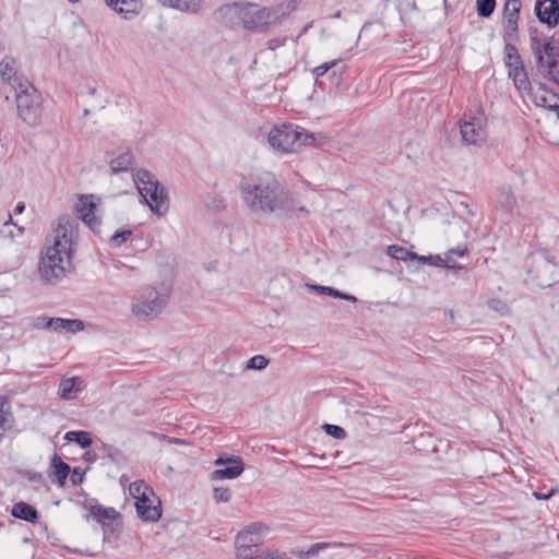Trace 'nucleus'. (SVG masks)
I'll use <instances>...</instances> for the list:
<instances>
[{"label": "nucleus", "instance_id": "obj_23", "mask_svg": "<svg viewBox=\"0 0 559 559\" xmlns=\"http://www.w3.org/2000/svg\"><path fill=\"white\" fill-rule=\"evenodd\" d=\"M15 64V59L10 56L4 57L0 62V75L2 80L12 84L14 88L16 86L15 79H21L20 76H16Z\"/></svg>", "mask_w": 559, "mask_h": 559}, {"label": "nucleus", "instance_id": "obj_60", "mask_svg": "<svg viewBox=\"0 0 559 559\" xmlns=\"http://www.w3.org/2000/svg\"><path fill=\"white\" fill-rule=\"evenodd\" d=\"M493 304H500V301H498V300H491V306H492V307H495V306H493Z\"/></svg>", "mask_w": 559, "mask_h": 559}, {"label": "nucleus", "instance_id": "obj_20", "mask_svg": "<svg viewBox=\"0 0 559 559\" xmlns=\"http://www.w3.org/2000/svg\"><path fill=\"white\" fill-rule=\"evenodd\" d=\"M51 330L55 332L67 331L70 333H76L84 330V322L79 319L52 318Z\"/></svg>", "mask_w": 559, "mask_h": 559}, {"label": "nucleus", "instance_id": "obj_8", "mask_svg": "<svg viewBox=\"0 0 559 559\" xmlns=\"http://www.w3.org/2000/svg\"><path fill=\"white\" fill-rule=\"evenodd\" d=\"M71 258L61 253L56 248L47 247L38 262V274L45 284L59 283L70 265Z\"/></svg>", "mask_w": 559, "mask_h": 559}, {"label": "nucleus", "instance_id": "obj_33", "mask_svg": "<svg viewBox=\"0 0 559 559\" xmlns=\"http://www.w3.org/2000/svg\"><path fill=\"white\" fill-rule=\"evenodd\" d=\"M314 290L321 293V294H325V295H329V296H332V297H335V298H340V299H345V300H348V301H352V302H356L357 301V298L353 295H349V294H346V293H343L338 289H335L333 287H330V286H320V285H313L311 286Z\"/></svg>", "mask_w": 559, "mask_h": 559}, {"label": "nucleus", "instance_id": "obj_50", "mask_svg": "<svg viewBox=\"0 0 559 559\" xmlns=\"http://www.w3.org/2000/svg\"><path fill=\"white\" fill-rule=\"evenodd\" d=\"M449 252L452 255L464 257L467 253V248L459 246L457 248L450 249Z\"/></svg>", "mask_w": 559, "mask_h": 559}, {"label": "nucleus", "instance_id": "obj_45", "mask_svg": "<svg viewBox=\"0 0 559 559\" xmlns=\"http://www.w3.org/2000/svg\"><path fill=\"white\" fill-rule=\"evenodd\" d=\"M423 263H428V264H431V265H436V266H440V261H441V258L439 255H436V257H432V255H418V258L416 259Z\"/></svg>", "mask_w": 559, "mask_h": 559}, {"label": "nucleus", "instance_id": "obj_38", "mask_svg": "<svg viewBox=\"0 0 559 559\" xmlns=\"http://www.w3.org/2000/svg\"><path fill=\"white\" fill-rule=\"evenodd\" d=\"M213 499L215 502H228L231 499V491L227 487H215L213 489Z\"/></svg>", "mask_w": 559, "mask_h": 559}, {"label": "nucleus", "instance_id": "obj_61", "mask_svg": "<svg viewBox=\"0 0 559 559\" xmlns=\"http://www.w3.org/2000/svg\"><path fill=\"white\" fill-rule=\"evenodd\" d=\"M3 50V45L2 43L0 41V52Z\"/></svg>", "mask_w": 559, "mask_h": 559}, {"label": "nucleus", "instance_id": "obj_12", "mask_svg": "<svg viewBox=\"0 0 559 559\" xmlns=\"http://www.w3.org/2000/svg\"><path fill=\"white\" fill-rule=\"evenodd\" d=\"M540 55L545 57V64L538 68L545 72L546 79L559 85V47L552 40H547L543 45Z\"/></svg>", "mask_w": 559, "mask_h": 559}, {"label": "nucleus", "instance_id": "obj_13", "mask_svg": "<svg viewBox=\"0 0 559 559\" xmlns=\"http://www.w3.org/2000/svg\"><path fill=\"white\" fill-rule=\"evenodd\" d=\"M97 207L96 198L93 194H82L75 204L78 217L83 221L92 230L100 226L99 218L95 215Z\"/></svg>", "mask_w": 559, "mask_h": 559}, {"label": "nucleus", "instance_id": "obj_18", "mask_svg": "<svg viewBox=\"0 0 559 559\" xmlns=\"http://www.w3.org/2000/svg\"><path fill=\"white\" fill-rule=\"evenodd\" d=\"M51 480L57 483L58 486L63 487L66 484V479L71 472L69 464L64 463L60 456L55 454L51 459Z\"/></svg>", "mask_w": 559, "mask_h": 559}, {"label": "nucleus", "instance_id": "obj_9", "mask_svg": "<svg viewBox=\"0 0 559 559\" xmlns=\"http://www.w3.org/2000/svg\"><path fill=\"white\" fill-rule=\"evenodd\" d=\"M78 234V223L70 216L63 215L58 218L53 229V241L50 248H56L61 253L72 257L73 243Z\"/></svg>", "mask_w": 559, "mask_h": 559}, {"label": "nucleus", "instance_id": "obj_31", "mask_svg": "<svg viewBox=\"0 0 559 559\" xmlns=\"http://www.w3.org/2000/svg\"><path fill=\"white\" fill-rule=\"evenodd\" d=\"M64 439L78 443L83 449L88 448L93 442L91 433L87 431H68Z\"/></svg>", "mask_w": 559, "mask_h": 559}, {"label": "nucleus", "instance_id": "obj_5", "mask_svg": "<svg viewBox=\"0 0 559 559\" xmlns=\"http://www.w3.org/2000/svg\"><path fill=\"white\" fill-rule=\"evenodd\" d=\"M133 181L151 211L159 216L164 215L168 209V195L156 177L146 169H138L133 175Z\"/></svg>", "mask_w": 559, "mask_h": 559}, {"label": "nucleus", "instance_id": "obj_54", "mask_svg": "<svg viewBox=\"0 0 559 559\" xmlns=\"http://www.w3.org/2000/svg\"><path fill=\"white\" fill-rule=\"evenodd\" d=\"M84 459L86 461H92L95 459V454H92L90 451L84 454Z\"/></svg>", "mask_w": 559, "mask_h": 559}, {"label": "nucleus", "instance_id": "obj_30", "mask_svg": "<svg viewBox=\"0 0 559 559\" xmlns=\"http://www.w3.org/2000/svg\"><path fill=\"white\" fill-rule=\"evenodd\" d=\"M245 465H231L225 468L215 469L212 473V479H235L241 475Z\"/></svg>", "mask_w": 559, "mask_h": 559}, {"label": "nucleus", "instance_id": "obj_49", "mask_svg": "<svg viewBox=\"0 0 559 559\" xmlns=\"http://www.w3.org/2000/svg\"><path fill=\"white\" fill-rule=\"evenodd\" d=\"M84 473L80 468H74L71 475V483L76 486L83 481Z\"/></svg>", "mask_w": 559, "mask_h": 559}, {"label": "nucleus", "instance_id": "obj_42", "mask_svg": "<svg viewBox=\"0 0 559 559\" xmlns=\"http://www.w3.org/2000/svg\"><path fill=\"white\" fill-rule=\"evenodd\" d=\"M51 319L46 316H39L34 319L33 326L38 330L49 329L51 330Z\"/></svg>", "mask_w": 559, "mask_h": 559}, {"label": "nucleus", "instance_id": "obj_59", "mask_svg": "<svg viewBox=\"0 0 559 559\" xmlns=\"http://www.w3.org/2000/svg\"><path fill=\"white\" fill-rule=\"evenodd\" d=\"M17 231H19V235H22L23 231H24V228L23 227H17Z\"/></svg>", "mask_w": 559, "mask_h": 559}, {"label": "nucleus", "instance_id": "obj_40", "mask_svg": "<svg viewBox=\"0 0 559 559\" xmlns=\"http://www.w3.org/2000/svg\"><path fill=\"white\" fill-rule=\"evenodd\" d=\"M322 428L329 436H332L335 439L342 440L346 437V431L340 426L332 425V424H324L322 426Z\"/></svg>", "mask_w": 559, "mask_h": 559}, {"label": "nucleus", "instance_id": "obj_35", "mask_svg": "<svg viewBox=\"0 0 559 559\" xmlns=\"http://www.w3.org/2000/svg\"><path fill=\"white\" fill-rule=\"evenodd\" d=\"M496 0H476V11L480 17H489L496 9Z\"/></svg>", "mask_w": 559, "mask_h": 559}, {"label": "nucleus", "instance_id": "obj_34", "mask_svg": "<svg viewBox=\"0 0 559 559\" xmlns=\"http://www.w3.org/2000/svg\"><path fill=\"white\" fill-rule=\"evenodd\" d=\"M130 495L139 501L142 497H148L147 493H152L150 488L143 480L133 481L129 487Z\"/></svg>", "mask_w": 559, "mask_h": 559}, {"label": "nucleus", "instance_id": "obj_15", "mask_svg": "<svg viewBox=\"0 0 559 559\" xmlns=\"http://www.w3.org/2000/svg\"><path fill=\"white\" fill-rule=\"evenodd\" d=\"M528 97L536 106L550 110L559 108V95L548 90L543 83H540L537 88H533L528 93Z\"/></svg>", "mask_w": 559, "mask_h": 559}, {"label": "nucleus", "instance_id": "obj_7", "mask_svg": "<svg viewBox=\"0 0 559 559\" xmlns=\"http://www.w3.org/2000/svg\"><path fill=\"white\" fill-rule=\"evenodd\" d=\"M225 14L230 19H238L245 28L254 31L270 24L271 12L257 3L234 2L227 4Z\"/></svg>", "mask_w": 559, "mask_h": 559}, {"label": "nucleus", "instance_id": "obj_6", "mask_svg": "<svg viewBox=\"0 0 559 559\" xmlns=\"http://www.w3.org/2000/svg\"><path fill=\"white\" fill-rule=\"evenodd\" d=\"M168 297L155 287H141L133 297L131 310L140 320H153L167 306Z\"/></svg>", "mask_w": 559, "mask_h": 559}, {"label": "nucleus", "instance_id": "obj_14", "mask_svg": "<svg viewBox=\"0 0 559 559\" xmlns=\"http://www.w3.org/2000/svg\"><path fill=\"white\" fill-rule=\"evenodd\" d=\"M535 14L540 23L555 27L559 23V0H536Z\"/></svg>", "mask_w": 559, "mask_h": 559}, {"label": "nucleus", "instance_id": "obj_52", "mask_svg": "<svg viewBox=\"0 0 559 559\" xmlns=\"http://www.w3.org/2000/svg\"><path fill=\"white\" fill-rule=\"evenodd\" d=\"M25 210V204L23 202H19L14 209L15 214H22Z\"/></svg>", "mask_w": 559, "mask_h": 559}, {"label": "nucleus", "instance_id": "obj_46", "mask_svg": "<svg viewBox=\"0 0 559 559\" xmlns=\"http://www.w3.org/2000/svg\"><path fill=\"white\" fill-rule=\"evenodd\" d=\"M556 492H557V489L556 488H551L547 492H545V491H534L533 496L537 500H547V499L551 498Z\"/></svg>", "mask_w": 559, "mask_h": 559}, {"label": "nucleus", "instance_id": "obj_1", "mask_svg": "<svg viewBox=\"0 0 559 559\" xmlns=\"http://www.w3.org/2000/svg\"><path fill=\"white\" fill-rule=\"evenodd\" d=\"M239 190L243 202L254 213L272 214L286 209L288 193L270 173L243 177Z\"/></svg>", "mask_w": 559, "mask_h": 559}, {"label": "nucleus", "instance_id": "obj_47", "mask_svg": "<svg viewBox=\"0 0 559 559\" xmlns=\"http://www.w3.org/2000/svg\"><path fill=\"white\" fill-rule=\"evenodd\" d=\"M440 266H444V267H449V269L455 267L453 255L449 251L445 253L444 258H441Z\"/></svg>", "mask_w": 559, "mask_h": 559}, {"label": "nucleus", "instance_id": "obj_57", "mask_svg": "<svg viewBox=\"0 0 559 559\" xmlns=\"http://www.w3.org/2000/svg\"><path fill=\"white\" fill-rule=\"evenodd\" d=\"M123 270L127 272H135L138 271V267L126 264V267H123Z\"/></svg>", "mask_w": 559, "mask_h": 559}, {"label": "nucleus", "instance_id": "obj_21", "mask_svg": "<svg viewBox=\"0 0 559 559\" xmlns=\"http://www.w3.org/2000/svg\"><path fill=\"white\" fill-rule=\"evenodd\" d=\"M509 78L512 79L514 86L519 91H524L528 95V93L533 90L531 81L528 79L525 67H518V69H510L508 71Z\"/></svg>", "mask_w": 559, "mask_h": 559}, {"label": "nucleus", "instance_id": "obj_24", "mask_svg": "<svg viewBox=\"0 0 559 559\" xmlns=\"http://www.w3.org/2000/svg\"><path fill=\"white\" fill-rule=\"evenodd\" d=\"M504 63L510 69H518V67H524L523 60L518 51L515 45L512 41H506L504 45Z\"/></svg>", "mask_w": 559, "mask_h": 559}, {"label": "nucleus", "instance_id": "obj_41", "mask_svg": "<svg viewBox=\"0 0 559 559\" xmlns=\"http://www.w3.org/2000/svg\"><path fill=\"white\" fill-rule=\"evenodd\" d=\"M338 62H340V60H332L329 62H324V63L316 67L313 70V73L317 78L323 76L324 74H326L329 72V70L333 69Z\"/></svg>", "mask_w": 559, "mask_h": 559}, {"label": "nucleus", "instance_id": "obj_37", "mask_svg": "<svg viewBox=\"0 0 559 559\" xmlns=\"http://www.w3.org/2000/svg\"><path fill=\"white\" fill-rule=\"evenodd\" d=\"M132 235L131 229H124V230H117L109 239V243L111 247H120L122 243H124L130 236Z\"/></svg>", "mask_w": 559, "mask_h": 559}, {"label": "nucleus", "instance_id": "obj_17", "mask_svg": "<svg viewBox=\"0 0 559 559\" xmlns=\"http://www.w3.org/2000/svg\"><path fill=\"white\" fill-rule=\"evenodd\" d=\"M516 206V198L510 186H502L497 191V207L504 213H511Z\"/></svg>", "mask_w": 559, "mask_h": 559}, {"label": "nucleus", "instance_id": "obj_4", "mask_svg": "<svg viewBox=\"0 0 559 559\" xmlns=\"http://www.w3.org/2000/svg\"><path fill=\"white\" fill-rule=\"evenodd\" d=\"M267 141L274 150L288 154L297 152L302 146L314 145L316 135L299 126L283 123L271 129Z\"/></svg>", "mask_w": 559, "mask_h": 559}, {"label": "nucleus", "instance_id": "obj_39", "mask_svg": "<svg viewBox=\"0 0 559 559\" xmlns=\"http://www.w3.org/2000/svg\"><path fill=\"white\" fill-rule=\"evenodd\" d=\"M269 364V359L262 355H255L247 361L248 369L262 370Z\"/></svg>", "mask_w": 559, "mask_h": 559}, {"label": "nucleus", "instance_id": "obj_48", "mask_svg": "<svg viewBox=\"0 0 559 559\" xmlns=\"http://www.w3.org/2000/svg\"><path fill=\"white\" fill-rule=\"evenodd\" d=\"M397 7L400 11H414L416 10V2L415 0H405L400 2Z\"/></svg>", "mask_w": 559, "mask_h": 559}, {"label": "nucleus", "instance_id": "obj_36", "mask_svg": "<svg viewBox=\"0 0 559 559\" xmlns=\"http://www.w3.org/2000/svg\"><path fill=\"white\" fill-rule=\"evenodd\" d=\"M544 43L540 41L536 34H531V49L537 60L538 66L545 64V57H542L540 51Z\"/></svg>", "mask_w": 559, "mask_h": 559}, {"label": "nucleus", "instance_id": "obj_29", "mask_svg": "<svg viewBox=\"0 0 559 559\" xmlns=\"http://www.w3.org/2000/svg\"><path fill=\"white\" fill-rule=\"evenodd\" d=\"M139 7V0H117V5L112 9L119 14H123L124 19H131L138 13Z\"/></svg>", "mask_w": 559, "mask_h": 559}, {"label": "nucleus", "instance_id": "obj_26", "mask_svg": "<svg viewBox=\"0 0 559 559\" xmlns=\"http://www.w3.org/2000/svg\"><path fill=\"white\" fill-rule=\"evenodd\" d=\"M133 163V154L127 150L119 154L116 158L111 159L110 168L112 173L127 171Z\"/></svg>", "mask_w": 559, "mask_h": 559}, {"label": "nucleus", "instance_id": "obj_25", "mask_svg": "<svg viewBox=\"0 0 559 559\" xmlns=\"http://www.w3.org/2000/svg\"><path fill=\"white\" fill-rule=\"evenodd\" d=\"M81 381L78 377L63 379L59 384V395L63 400H72L76 396L79 389L76 383Z\"/></svg>", "mask_w": 559, "mask_h": 559}, {"label": "nucleus", "instance_id": "obj_16", "mask_svg": "<svg viewBox=\"0 0 559 559\" xmlns=\"http://www.w3.org/2000/svg\"><path fill=\"white\" fill-rule=\"evenodd\" d=\"M135 508L139 516L148 522L158 521L162 516L159 506H155L150 497H142L135 502Z\"/></svg>", "mask_w": 559, "mask_h": 559}, {"label": "nucleus", "instance_id": "obj_58", "mask_svg": "<svg viewBox=\"0 0 559 559\" xmlns=\"http://www.w3.org/2000/svg\"><path fill=\"white\" fill-rule=\"evenodd\" d=\"M163 5H167L171 0H158Z\"/></svg>", "mask_w": 559, "mask_h": 559}, {"label": "nucleus", "instance_id": "obj_44", "mask_svg": "<svg viewBox=\"0 0 559 559\" xmlns=\"http://www.w3.org/2000/svg\"><path fill=\"white\" fill-rule=\"evenodd\" d=\"M332 544L330 543H317L310 546V548L307 550L308 556H314L318 555L320 550L331 547Z\"/></svg>", "mask_w": 559, "mask_h": 559}, {"label": "nucleus", "instance_id": "obj_3", "mask_svg": "<svg viewBox=\"0 0 559 559\" xmlns=\"http://www.w3.org/2000/svg\"><path fill=\"white\" fill-rule=\"evenodd\" d=\"M15 103L20 119L28 127H37L43 118V97L26 79H15Z\"/></svg>", "mask_w": 559, "mask_h": 559}, {"label": "nucleus", "instance_id": "obj_32", "mask_svg": "<svg viewBox=\"0 0 559 559\" xmlns=\"http://www.w3.org/2000/svg\"><path fill=\"white\" fill-rule=\"evenodd\" d=\"M201 3V0H171L167 5L183 12H197L200 10Z\"/></svg>", "mask_w": 559, "mask_h": 559}, {"label": "nucleus", "instance_id": "obj_11", "mask_svg": "<svg viewBox=\"0 0 559 559\" xmlns=\"http://www.w3.org/2000/svg\"><path fill=\"white\" fill-rule=\"evenodd\" d=\"M521 0H506L502 10L503 39L513 41L518 38Z\"/></svg>", "mask_w": 559, "mask_h": 559}, {"label": "nucleus", "instance_id": "obj_10", "mask_svg": "<svg viewBox=\"0 0 559 559\" xmlns=\"http://www.w3.org/2000/svg\"><path fill=\"white\" fill-rule=\"evenodd\" d=\"M460 131L464 143L481 146L487 140V119L484 114L471 116L460 123Z\"/></svg>", "mask_w": 559, "mask_h": 559}, {"label": "nucleus", "instance_id": "obj_28", "mask_svg": "<svg viewBox=\"0 0 559 559\" xmlns=\"http://www.w3.org/2000/svg\"><path fill=\"white\" fill-rule=\"evenodd\" d=\"M12 413L9 400L5 396H0V433H3L11 427Z\"/></svg>", "mask_w": 559, "mask_h": 559}, {"label": "nucleus", "instance_id": "obj_2", "mask_svg": "<svg viewBox=\"0 0 559 559\" xmlns=\"http://www.w3.org/2000/svg\"><path fill=\"white\" fill-rule=\"evenodd\" d=\"M269 532L266 524L254 522L242 528L235 538L236 559H275L282 551L261 547V539Z\"/></svg>", "mask_w": 559, "mask_h": 559}, {"label": "nucleus", "instance_id": "obj_43", "mask_svg": "<svg viewBox=\"0 0 559 559\" xmlns=\"http://www.w3.org/2000/svg\"><path fill=\"white\" fill-rule=\"evenodd\" d=\"M225 464L243 465V462L240 456H236V455H230L226 459L218 457L215 460V465H225Z\"/></svg>", "mask_w": 559, "mask_h": 559}, {"label": "nucleus", "instance_id": "obj_19", "mask_svg": "<svg viewBox=\"0 0 559 559\" xmlns=\"http://www.w3.org/2000/svg\"><path fill=\"white\" fill-rule=\"evenodd\" d=\"M12 516L24 520L29 523H36L38 521V511L31 504L20 501L13 504L11 510Z\"/></svg>", "mask_w": 559, "mask_h": 559}, {"label": "nucleus", "instance_id": "obj_55", "mask_svg": "<svg viewBox=\"0 0 559 559\" xmlns=\"http://www.w3.org/2000/svg\"><path fill=\"white\" fill-rule=\"evenodd\" d=\"M106 4L110 8H116L117 0H105Z\"/></svg>", "mask_w": 559, "mask_h": 559}, {"label": "nucleus", "instance_id": "obj_56", "mask_svg": "<svg viewBox=\"0 0 559 559\" xmlns=\"http://www.w3.org/2000/svg\"><path fill=\"white\" fill-rule=\"evenodd\" d=\"M8 225H14L16 226V224L13 222V218H12V215L9 214V218L8 221L4 223V226H8Z\"/></svg>", "mask_w": 559, "mask_h": 559}, {"label": "nucleus", "instance_id": "obj_27", "mask_svg": "<svg viewBox=\"0 0 559 559\" xmlns=\"http://www.w3.org/2000/svg\"><path fill=\"white\" fill-rule=\"evenodd\" d=\"M385 252L392 259L400 261L415 260L418 258V254L416 252H413L399 245L388 246Z\"/></svg>", "mask_w": 559, "mask_h": 559}, {"label": "nucleus", "instance_id": "obj_51", "mask_svg": "<svg viewBox=\"0 0 559 559\" xmlns=\"http://www.w3.org/2000/svg\"><path fill=\"white\" fill-rule=\"evenodd\" d=\"M544 259L548 264L552 265L554 267L557 266L556 258L551 255L549 252L544 253Z\"/></svg>", "mask_w": 559, "mask_h": 559}, {"label": "nucleus", "instance_id": "obj_53", "mask_svg": "<svg viewBox=\"0 0 559 559\" xmlns=\"http://www.w3.org/2000/svg\"><path fill=\"white\" fill-rule=\"evenodd\" d=\"M114 266L117 269V270H123V267H126V264L119 260H116L114 261Z\"/></svg>", "mask_w": 559, "mask_h": 559}, {"label": "nucleus", "instance_id": "obj_22", "mask_svg": "<svg viewBox=\"0 0 559 559\" xmlns=\"http://www.w3.org/2000/svg\"><path fill=\"white\" fill-rule=\"evenodd\" d=\"M90 515L103 525H107L110 521L119 516V513L114 508H104L100 504H94L90 508Z\"/></svg>", "mask_w": 559, "mask_h": 559}]
</instances>
